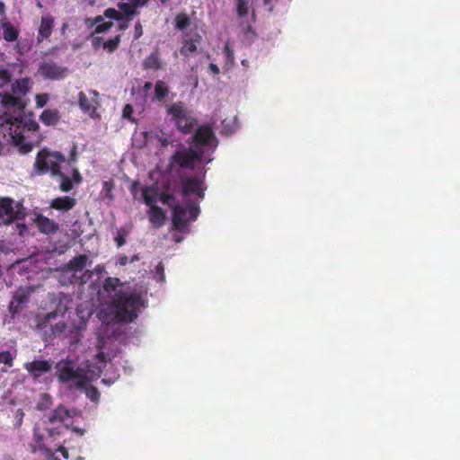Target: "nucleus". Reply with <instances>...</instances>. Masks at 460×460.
I'll return each mask as SVG.
<instances>
[{
    "mask_svg": "<svg viewBox=\"0 0 460 460\" xmlns=\"http://www.w3.org/2000/svg\"><path fill=\"white\" fill-rule=\"evenodd\" d=\"M144 306V300L140 294L118 291L115 293L108 306L111 320L115 323L134 322Z\"/></svg>",
    "mask_w": 460,
    "mask_h": 460,
    "instance_id": "nucleus-1",
    "label": "nucleus"
},
{
    "mask_svg": "<svg viewBox=\"0 0 460 460\" xmlns=\"http://www.w3.org/2000/svg\"><path fill=\"white\" fill-rule=\"evenodd\" d=\"M64 162L65 156L62 153L42 149L37 154L34 170L38 175L49 172L52 176H58L60 178L59 189L64 192H68L73 189V181L60 170V164Z\"/></svg>",
    "mask_w": 460,
    "mask_h": 460,
    "instance_id": "nucleus-2",
    "label": "nucleus"
},
{
    "mask_svg": "<svg viewBox=\"0 0 460 460\" xmlns=\"http://www.w3.org/2000/svg\"><path fill=\"white\" fill-rule=\"evenodd\" d=\"M204 149L197 146H180L169 159L170 172L179 169L194 170L197 163H202Z\"/></svg>",
    "mask_w": 460,
    "mask_h": 460,
    "instance_id": "nucleus-3",
    "label": "nucleus"
},
{
    "mask_svg": "<svg viewBox=\"0 0 460 460\" xmlns=\"http://www.w3.org/2000/svg\"><path fill=\"white\" fill-rule=\"evenodd\" d=\"M56 368L57 377L61 383L75 382V386L77 389L84 388L90 383L87 372L79 367H73L70 361L61 360L57 363Z\"/></svg>",
    "mask_w": 460,
    "mask_h": 460,
    "instance_id": "nucleus-4",
    "label": "nucleus"
},
{
    "mask_svg": "<svg viewBox=\"0 0 460 460\" xmlns=\"http://www.w3.org/2000/svg\"><path fill=\"white\" fill-rule=\"evenodd\" d=\"M199 207L193 202H189L186 207L176 205L172 210V221L174 229L184 232L189 221H195L199 215Z\"/></svg>",
    "mask_w": 460,
    "mask_h": 460,
    "instance_id": "nucleus-5",
    "label": "nucleus"
},
{
    "mask_svg": "<svg viewBox=\"0 0 460 460\" xmlns=\"http://www.w3.org/2000/svg\"><path fill=\"white\" fill-rule=\"evenodd\" d=\"M167 113L172 117L177 128L182 133L189 134L193 130L197 121L189 116L183 102L172 103L167 109Z\"/></svg>",
    "mask_w": 460,
    "mask_h": 460,
    "instance_id": "nucleus-6",
    "label": "nucleus"
},
{
    "mask_svg": "<svg viewBox=\"0 0 460 460\" xmlns=\"http://www.w3.org/2000/svg\"><path fill=\"white\" fill-rule=\"evenodd\" d=\"M99 93L95 90H89L87 93H78V104L80 109L91 118H94L96 111L100 106Z\"/></svg>",
    "mask_w": 460,
    "mask_h": 460,
    "instance_id": "nucleus-7",
    "label": "nucleus"
},
{
    "mask_svg": "<svg viewBox=\"0 0 460 460\" xmlns=\"http://www.w3.org/2000/svg\"><path fill=\"white\" fill-rule=\"evenodd\" d=\"M181 194L186 197L195 194L199 199L205 197L204 181L198 176H189L181 180Z\"/></svg>",
    "mask_w": 460,
    "mask_h": 460,
    "instance_id": "nucleus-8",
    "label": "nucleus"
},
{
    "mask_svg": "<svg viewBox=\"0 0 460 460\" xmlns=\"http://www.w3.org/2000/svg\"><path fill=\"white\" fill-rule=\"evenodd\" d=\"M66 68L54 62H44L39 67V73L47 79L58 80L65 77Z\"/></svg>",
    "mask_w": 460,
    "mask_h": 460,
    "instance_id": "nucleus-9",
    "label": "nucleus"
},
{
    "mask_svg": "<svg viewBox=\"0 0 460 460\" xmlns=\"http://www.w3.org/2000/svg\"><path fill=\"white\" fill-rule=\"evenodd\" d=\"M17 219V212L13 208V199L9 197H0V221L10 224Z\"/></svg>",
    "mask_w": 460,
    "mask_h": 460,
    "instance_id": "nucleus-10",
    "label": "nucleus"
},
{
    "mask_svg": "<svg viewBox=\"0 0 460 460\" xmlns=\"http://www.w3.org/2000/svg\"><path fill=\"white\" fill-rule=\"evenodd\" d=\"M34 223L38 228V230L44 234L50 235L56 234L59 226L53 219L49 218L48 217L43 216L42 214H39L36 216L34 219Z\"/></svg>",
    "mask_w": 460,
    "mask_h": 460,
    "instance_id": "nucleus-11",
    "label": "nucleus"
},
{
    "mask_svg": "<svg viewBox=\"0 0 460 460\" xmlns=\"http://www.w3.org/2000/svg\"><path fill=\"white\" fill-rule=\"evenodd\" d=\"M51 362L49 360H33L24 364V368L34 378H39L41 374L51 370Z\"/></svg>",
    "mask_w": 460,
    "mask_h": 460,
    "instance_id": "nucleus-12",
    "label": "nucleus"
},
{
    "mask_svg": "<svg viewBox=\"0 0 460 460\" xmlns=\"http://www.w3.org/2000/svg\"><path fill=\"white\" fill-rule=\"evenodd\" d=\"M214 138L215 135L211 128L208 126H201L196 130L193 136L194 144L192 146L203 148V146H208Z\"/></svg>",
    "mask_w": 460,
    "mask_h": 460,
    "instance_id": "nucleus-13",
    "label": "nucleus"
},
{
    "mask_svg": "<svg viewBox=\"0 0 460 460\" xmlns=\"http://www.w3.org/2000/svg\"><path fill=\"white\" fill-rule=\"evenodd\" d=\"M31 292L27 289H18L9 305V310L12 314H18L25 304L28 303Z\"/></svg>",
    "mask_w": 460,
    "mask_h": 460,
    "instance_id": "nucleus-14",
    "label": "nucleus"
},
{
    "mask_svg": "<svg viewBox=\"0 0 460 460\" xmlns=\"http://www.w3.org/2000/svg\"><path fill=\"white\" fill-rule=\"evenodd\" d=\"M54 27V18L48 14L41 17L40 25L38 30L37 40L41 42L45 39H49L52 33Z\"/></svg>",
    "mask_w": 460,
    "mask_h": 460,
    "instance_id": "nucleus-15",
    "label": "nucleus"
},
{
    "mask_svg": "<svg viewBox=\"0 0 460 460\" xmlns=\"http://www.w3.org/2000/svg\"><path fill=\"white\" fill-rule=\"evenodd\" d=\"M75 204V199L68 196H63L53 199L50 202V208L56 210L66 212L72 209Z\"/></svg>",
    "mask_w": 460,
    "mask_h": 460,
    "instance_id": "nucleus-16",
    "label": "nucleus"
},
{
    "mask_svg": "<svg viewBox=\"0 0 460 460\" xmlns=\"http://www.w3.org/2000/svg\"><path fill=\"white\" fill-rule=\"evenodd\" d=\"M75 411L68 410L64 405H58L49 415L50 423L65 422L74 416Z\"/></svg>",
    "mask_w": 460,
    "mask_h": 460,
    "instance_id": "nucleus-17",
    "label": "nucleus"
},
{
    "mask_svg": "<svg viewBox=\"0 0 460 460\" xmlns=\"http://www.w3.org/2000/svg\"><path fill=\"white\" fill-rule=\"evenodd\" d=\"M104 15H98L94 18H88L86 19L85 23L89 27L95 26L94 33H102L109 31L113 26L112 22H106L104 21Z\"/></svg>",
    "mask_w": 460,
    "mask_h": 460,
    "instance_id": "nucleus-18",
    "label": "nucleus"
},
{
    "mask_svg": "<svg viewBox=\"0 0 460 460\" xmlns=\"http://www.w3.org/2000/svg\"><path fill=\"white\" fill-rule=\"evenodd\" d=\"M149 221L155 228H160L165 220L164 211L158 206H152L148 211Z\"/></svg>",
    "mask_w": 460,
    "mask_h": 460,
    "instance_id": "nucleus-19",
    "label": "nucleus"
},
{
    "mask_svg": "<svg viewBox=\"0 0 460 460\" xmlns=\"http://www.w3.org/2000/svg\"><path fill=\"white\" fill-rule=\"evenodd\" d=\"M88 262V257L85 254H80L73 257L68 264L67 270L72 272H80L84 270Z\"/></svg>",
    "mask_w": 460,
    "mask_h": 460,
    "instance_id": "nucleus-20",
    "label": "nucleus"
},
{
    "mask_svg": "<svg viewBox=\"0 0 460 460\" xmlns=\"http://www.w3.org/2000/svg\"><path fill=\"white\" fill-rule=\"evenodd\" d=\"M60 113L58 110H44L40 116L41 122L46 126L56 125L60 120Z\"/></svg>",
    "mask_w": 460,
    "mask_h": 460,
    "instance_id": "nucleus-21",
    "label": "nucleus"
},
{
    "mask_svg": "<svg viewBox=\"0 0 460 460\" xmlns=\"http://www.w3.org/2000/svg\"><path fill=\"white\" fill-rule=\"evenodd\" d=\"M1 103L5 108H18V109L24 108V103L22 102V100L19 96L13 94V93H4L2 96Z\"/></svg>",
    "mask_w": 460,
    "mask_h": 460,
    "instance_id": "nucleus-22",
    "label": "nucleus"
},
{
    "mask_svg": "<svg viewBox=\"0 0 460 460\" xmlns=\"http://www.w3.org/2000/svg\"><path fill=\"white\" fill-rule=\"evenodd\" d=\"M143 67L146 70L158 71L161 69L162 63L157 51L152 52L145 58Z\"/></svg>",
    "mask_w": 460,
    "mask_h": 460,
    "instance_id": "nucleus-23",
    "label": "nucleus"
},
{
    "mask_svg": "<svg viewBox=\"0 0 460 460\" xmlns=\"http://www.w3.org/2000/svg\"><path fill=\"white\" fill-rule=\"evenodd\" d=\"M29 78H22L16 80L12 84V93L22 99V97L26 95V93L29 92Z\"/></svg>",
    "mask_w": 460,
    "mask_h": 460,
    "instance_id": "nucleus-24",
    "label": "nucleus"
},
{
    "mask_svg": "<svg viewBox=\"0 0 460 460\" xmlns=\"http://www.w3.org/2000/svg\"><path fill=\"white\" fill-rule=\"evenodd\" d=\"M142 195L145 203L149 206L150 208L152 206H156L155 203L156 201L157 196H158V190L155 186L150 187H144L142 189Z\"/></svg>",
    "mask_w": 460,
    "mask_h": 460,
    "instance_id": "nucleus-25",
    "label": "nucleus"
},
{
    "mask_svg": "<svg viewBox=\"0 0 460 460\" xmlns=\"http://www.w3.org/2000/svg\"><path fill=\"white\" fill-rule=\"evenodd\" d=\"M3 28V37L4 40L8 42H13L17 40L19 36V31L15 29V27L10 22H4L2 24Z\"/></svg>",
    "mask_w": 460,
    "mask_h": 460,
    "instance_id": "nucleus-26",
    "label": "nucleus"
},
{
    "mask_svg": "<svg viewBox=\"0 0 460 460\" xmlns=\"http://www.w3.org/2000/svg\"><path fill=\"white\" fill-rule=\"evenodd\" d=\"M168 93L169 88L166 84L162 80L156 81L155 84V100L162 102L167 97Z\"/></svg>",
    "mask_w": 460,
    "mask_h": 460,
    "instance_id": "nucleus-27",
    "label": "nucleus"
},
{
    "mask_svg": "<svg viewBox=\"0 0 460 460\" xmlns=\"http://www.w3.org/2000/svg\"><path fill=\"white\" fill-rule=\"evenodd\" d=\"M175 28L180 31H183L190 24V19L185 13H180L175 16Z\"/></svg>",
    "mask_w": 460,
    "mask_h": 460,
    "instance_id": "nucleus-28",
    "label": "nucleus"
},
{
    "mask_svg": "<svg viewBox=\"0 0 460 460\" xmlns=\"http://www.w3.org/2000/svg\"><path fill=\"white\" fill-rule=\"evenodd\" d=\"M196 50V40H193L192 39H187L184 40L183 45L180 49V53L184 57H189L190 54L194 53Z\"/></svg>",
    "mask_w": 460,
    "mask_h": 460,
    "instance_id": "nucleus-29",
    "label": "nucleus"
},
{
    "mask_svg": "<svg viewBox=\"0 0 460 460\" xmlns=\"http://www.w3.org/2000/svg\"><path fill=\"white\" fill-rule=\"evenodd\" d=\"M58 316L57 312L48 313L42 316L38 317L37 326L39 329H44L48 324L51 323L52 320H55Z\"/></svg>",
    "mask_w": 460,
    "mask_h": 460,
    "instance_id": "nucleus-30",
    "label": "nucleus"
},
{
    "mask_svg": "<svg viewBox=\"0 0 460 460\" xmlns=\"http://www.w3.org/2000/svg\"><path fill=\"white\" fill-rule=\"evenodd\" d=\"M234 4L239 17L243 18L248 14L249 0H234Z\"/></svg>",
    "mask_w": 460,
    "mask_h": 460,
    "instance_id": "nucleus-31",
    "label": "nucleus"
},
{
    "mask_svg": "<svg viewBox=\"0 0 460 460\" xmlns=\"http://www.w3.org/2000/svg\"><path fill=\"white\" fill-rule=\"evenodd\" d=\"M118 7L119 10L123 12V16H133L137 13V8L138 6H136L135 4H127V3H119Z\"/></svg>",
    "mask_w": 460,
    "mask_h": 460,
    "instance_id": "nucleus-32",
    "label": "nucleus"
},
{
    "mask_svg": "<svg viewBox=\"0 0 460 460\" xmlns=\"http://www.w3.org/2000/svg\"><path fill=\"white\" fill-rule=\"evenodd\" d=\"M120 40H121L120 35H117L113 39H110V40L104 41L103 49H107L108 52H110V53L115 51L120 43Z\"/></svg>",
    "mask_w": 460,
    "mask_h": 460,
    "instance_id": "nucleus-33",
    "label": "nucleus"
},
{
    "mask_svg": "<svg viewBox=\"0 0 460 460\" xmlns=\"http://www.w3.org/2000/svg\"><path fill=\"white\" fill-rule=\"evenodd\" d=\"M16 357V352L1 351L0 352V364H4L11 367L13 365V359Z\"/></svg>",
    "mask_w": 460,
    "mask_h": 460,
    "instance_id": "nucleus-34",
    "label": "nucleus"
},
{
    "mask_svg": "<svg viewBox=\"0 0 460 460\" xmlns=\"http://www.w3.org/2000/svg\"><path fill=\"white\" fill-rule=\"evenodd\" d=\"M119 285L120 280L118 278L108 277L103 282V289L106 292L115 291Z\"/></svg>",
    "mask_w": 460,
    "mask_h": 460,
    "instance_id": "nucleus-35",
    "label": "nucleus"
},
{
    "mask_svg": "<svg viewBox=\"0 0 460 460\" xmlns=\"http://www.w3.org/2000/svg\"><path fill=\"white\" fill-rule=\"evenodd\" d=\"M159 199L164 205L168 206L169 208H172V210L173 209V207H176V205H177L175 197L172 194L162 192L160 194Z\"/></svg>",
    "mask_w": 460,
    "mask_h": 460,
    "instance_id": "nucleus-36",
    "label": "nucleus"
},
{
    "mask_svg": "<svg viewBox=\"0 0 460 460\" xmlns=\"http://www.w3.org/2000/svg\"><path fill=\"white\" fill-rule=\"evenodd\" d=\"M103 15L105 18L116 21H121L123 19V14L114 8H107L104 11Z\"/></svg>",
    "mask_w": 460,
    "mask_h": 460,
    "instance_id": "nucleus-37",
    "label": "nucleus"
},
{
    "mask_svg": "<svg viewBox=\"0 0 460 460\" xmlns=\"http://www.w3.org/2000/svg\"><path fill=\"white\" fill-rule=\"evenodd\" d=\"M114 189V182L112 180L105 181L102 183V190L105 192V197L110 200L113 199L112 190Z\"/></svg>",
    "mask_w": 460,
    "mask_h": 460,
    "instance_id": "nucleus-38",
    "label": "nucleus"
},
{
    "mask_svg": "<svg viewBox=\"0 0 460 460\" xmlns=\"http://www.w3.org/2000/svg\"><path fill=\"white\" fill-rule=\"evenodd\" d=\"M84 389H85L86 395L91 401L97 402L99 400L100 392L95 386L87 387L86 385Z\"/></svg>",
    "mask_w": 460,
    "mask_h": 460,
    "instance_id": "nucleus-39",
    "label": "nucleus"
},
{
    "mask_svg": "<svg viewBox=\"0 0 460 460\" xmlns=\"http://www.w3.org/2000/svg\"><path fill=\"white\" fill-rule=\"evenodd\" d=\"M224 55L226 62L227 64H233L234 61V50L231 49L229 42H226L224 46Z\"/></svg>",
    "mask_w": 460,
    "mask_h": 460,
    "instance_id": "nucleus-40",
    "label": "nucleus"
},
{
    "mask_svg": "<svg viewBox=\"0 0 460 460\" xmlns=\"http://www.w3.org/2000/svg\"><path fill=\"white\" fill-rule=\"evenodd\" d=\"M66 330V323L63 321H59L55 324H51V333L54 336L59 335Z\"/></svg>",
    "mask_w": 460,
    "mask_h": 460,
    "instance_id": "nucleus-41",
    "label": "nucleus"
},
{
    "mask_svg": "<svg viewBox=\"0 0 460 460\" xmlns=\"http://www.w3.org/2000/svg\"><path fill=\"white\" fill-rule=\"evenodd\" d=\"M127 232L124 229H119L117 233V235L114 237V241L117 243L118 247H121L126 243V235Z\"/></svg>",
    "mask_w": 460,
    "mask_h": 460,
    "instance_id": "nucleus-42",
    "label": "nucleus"
},
{
    "mask_svg": "<svg viewBox=\"0 0 460 460\" xmlns=\"http://www.w3.org/2000/svg\"><path fill=\"white\" fill-rule=\"evenodd\" d=\"M133 113V107L131 104H126L122 111V117L124 119H127L130 121H134V119L132 118Z\"/></svg>",
    "mask_w": 460,
    "mask_h": 460,
    "instance_id": "nucleus-43",
    "label": "nucleus"
},
{
    "mask_svg": "<svg viewBox=\"0 0 460 460\" xmlns=\"http://www.w3.org/2000/svg\"><path fill=\"white\" fill-rule=\"evenodd\" d=\"M12 75L9 70L7 69H0V80H2L3 84H7L11 82Z\"/></svg>",
    "mask_w": 460,
    "mask_h": 460,
    "instance_id": "nucleus-44",
    "label": "nucleus"
},
{
    "mask_svg": "<svg viewBox=\"0 0 460 460\" xmlns=\"http://www.w3.org/2000/svg\"><path fill=\"white\" fill-rule=\"evenodd\" d=\"M155 272L159 276L160 281H164L165 276H164V267L162 262H159L158 265L155 268Z\"/></svg>",
    "mask_w": 460,
    "mask_h": 460,
    "instance_id": "nucleus-45",
    "label": "nucleus"
},
{
    "mask_svg": "<svg viewBox=\"0 0 460 460\" xmlns=\"http://www.w3.org/2000/svg\"><path fill=\"white\" fill-rule=\"evenodd\" d=\"M142 35H143V27H142L140 22H137L135 24L134 39L138 40Z\"/></svg>",
    "mask_w": 460,
    "mask_h": 460,
    "instance_id": "nucleus-46",
    "label": "nucleus"
},
{
    "mask_svg": "<svg viewBox=\"0 0 460 460\" xmlns=\"http://www.w3.org/2000/svg\"><path fill=\"white\" fill-rule=\"evenodd\" d=\"M93 270H86L81 276V284H85L88 280H90L93 278Z\"/></svg>",
    "mask_w": 460,
    "mask_h": 460,
    "instance_id": "nucleus-47",
    "label": "nucleus"
},
{
    "mask_svg": "<svg viewBox=\"0 0 460 460\" xmlns=\"http://www.w3.org/2000/svg\"><path fill=\"white\" fill-rule=\"evenodd\" d=\"M76 155H77V146L74 144L73 148L69 155V161L75 163L76 161Z\"/></svg>",
    "mask_w": 460,
    "mask_h": 460,
    "instance_id": "nucleus-48",
    "label": "nucleus"
},
{
    "mask_svg": "<svg viewBox=\"0 0 460 460\" xmlns=\"http://www.w3.org/2000/svg\"><path fill=\"white\" fill-rule=\"evenodd\" d=\"M47 100V95H37V105L39 107H43L46 104Z\"/></svg>",
    "mask_w": 460,
    "mask_h": 460,
    "instance_id": "nucleus-49",
    "label": "nucleus"
},
{
    "mask_svg": "<svg viewBox=\"0 0 460 460\" xmlns=\"http://www.w3.org/2000/svg\"><path fill=\"white\" fill-rule=\"evenodd\" d=\"M23 416H24V412L22 411V410L19 409L17 410L16 411V418H17V427H20L22 423V419H23Z\"/></svg>",
    "mask_w": 460,
    "mask_h": 460,
    "instance_id": "nucleus-50",
    "label": "nucleus"
},
{
    "mask_svg": "<svg viewBox=\"0 0 460 460\" xmlns=\"http://www.w3.org/2000/svg\"><path fill=\"white\" fill-rule=\"evenodd\" d=\"M75 183H80L82 181V176L77 169H75L73 172V181Z\"/></svg>",
    "mask_w": 460,
    "mask_h": 460,
    "instance_id": "nucleus-51",
    "label": "nucleus"
},
{
    "mask_svg": "<svg viewBox=\"0 0 460 460\" xmlns=\"http://www.w3.org/2000/svg\"><path fill=\"white\" fill-rule=\"evenodd\" d=\"M57 451L59 452L65 459L69 457L68 450L65 447L60 446Z\"/></svg>",
    "mask_w": 460,
    "mask_h": 460,
    "instance_id": "nucleus-52",
    "label": "nucleus"
},
{
    "mask_svg": "<svg viewBox=\"0 0 460 460\" xmlns=\"http://www.w3.org/2000/svg\"><path fill=\"white\" fill-rule=\"evenodd\" d=\"M208 68L214 75H218L220 73L219 67L216 64L210 63Z\"/></svg>",
    "mask_w": 460,
    "mask_h": 460,
    "instance_id": "nucleus-53",
    "label": "nucleus"
},
{
    "mask_svg": "<svg viewBox=\"0 0 460 460\" xmlns=\"http://www.w3.org/2000/svg\"><path fill=\"white\" fill-rule=\"evenodd\" d=\"M93 271V273L100 275L104 271V266L99 264L94 268V270Z\"/></svg>",
    "mask_w": 460,
    "mask_h": 460,
    "instance_id": "nucleus-54",
    "label": "nucleus"
},
{
    "mask_svg": "<svg viewBox=\"0 0 460 460\" xmlns=\"http://www.w3.org/2000/svg\"><path fill=\"white\" fill-rule=\"evenodd\" d=\"M128 263V258L127 256H121L119 259V264L121 266H125Z\"/></svg>",
    "mask_w": 460,
    "mask_h": 460,
    "instance_id": "nucleus-55",
    "label": "nucleus"
},
{
    "mask_svg": "<svg viewBox=\"0 0 460 460\" xmlns=\"http://www.w3.org/2000/svg\"><path fill=\"white\" fill-rule=\"evenodd\" d=\"M102 38H101V37H94L93 39V46L95 47V48L99 47L101 42H102Z\"/></svg>",
    "mask_w": 460,
    "mask_h": 460,
    "instance_id": "nucleus-56",
    "label": "nucleus"
},
{
    "mask_svg": "<svg viewBox=\"0 0 460 460\" xmlns=\"http://www.w3.org/2000/svg\"><path fill=\"white\" fill-rule=\"evenodd\" d=\"M72 430L79 436H83L85 432L84 429L78 427H72Z\"/></svg>",
    "mask_w": 460,
    "mask_h": 460,
    "instance_id": "nucleus-57",
    "label": "nucleus"
},
{
    "mask_svg": "<svg viewBox=\"0 0 460 460\" xmlns=\"http://www.w3.org/2000/svg\"><path fill=\"white\" fill-rule=\"evenodd\" d=\"M136 6H146V0H130Z\"/></svg>",
    "mask_w": 460,
    "mask_h": 460,
    "instance_id": "nucleus-58",
    "label": "nucleus"
},
{
    "mask_svg": "<svg viewBox=\"0 0 460 460\" xmlns=\"http://www.w3.org/2000/svg\"><path fill=\"white\" fill-rule=\"evenodd\" d=\"M152 87H153V84L151 82H146L143 86V89L145 92H148L149 90H151Z\"/></svg>",
    "mask_w": 460,
    "mask_h": 460,
    "instance_id": "nucleus-59",
    "label": "nucleus"
},
{
    "mask_svg": "<svg viewBox=\"0 0 460 460\" xmlns=\"http://www.w3.org/2000/svg\"><path fill=\"white\" fill-rule=\"evenodd\" d=\"M119 27L120 31L125 30L126 28H128V22L120 23Z\"/></svg>",
    "mask_w": 460,
    "mask_h": 460,
    "instance_id": "nucleus-60",
    "label": "nucleus"
},
{
    "mask_svg": "<svg viewBox=\"0 0 460 460\" xmlns=\"http://www.w3.org/2000/svg\"><path fill=\"white\" fill-rule=\"evenodd\" d=\"M42 398L45 399L48 402V403L51 402H50V396L48 394H42Z\"/></svg>",
    "mask_w": 460,
    "mask_h": 460,
    "instance_id": "nucleus-61",
    "label": "nucleus"
},
{
    "mask_svg": "<svg viewBox=\"0 0 460 460\" xmlns=\"http://www.w3.org/2000/svg\"><path fill=\"white\" fill-rule=\"evenodd\" d=\"M4 12V4L2 1H0V13H2Z\"/></svg>",
    "mask_w": 460,
    "mask_h": 460,
    "instance_id": "nucleus-62",
    "label": "nucleus"
},
{
    "mask_svg": "<svg viewBox=\"0 0 460 460\" xmlns=\"http://www.w3.org/2000/svg\"><path fill=\"white\" fill-rule=\"evenodd\" d=\"M31 126V128L33 129V130L38 128V124H36V123H32Z\"/></svg>",
    "mask_w": 460,
    "mask_h": 460,
    "instance_id": "nucleus-63",
    "label": "nucleus"
},
{
    "mask_svg": "<svg viewBox=\"0 0 460 460\" xmlns=\"http://www.w3.org/2000/svg\"><path fill=\"white\" fill-rule=\"evenodd\" d=\"M48 432H49V436H53V433H54V432H53V430H52V429H48Z\"/></svg>",
    "mask_w": 460,
    "mask_h": 460,
    "instance_id": "nucleus-64",
    "label": "nucleus"
}]
</instances>
